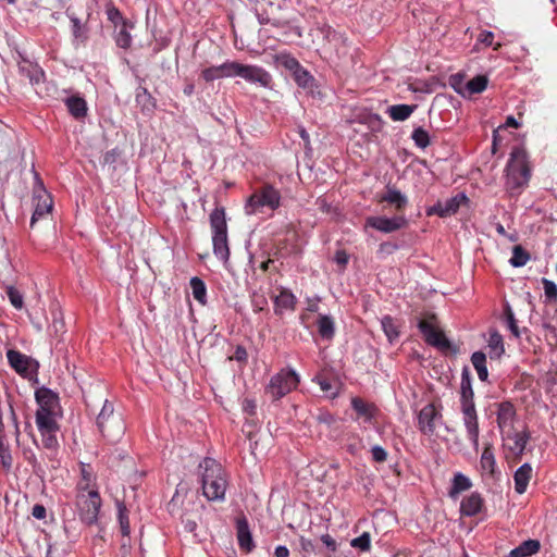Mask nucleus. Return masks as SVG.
<instances>
[{"label":"nucleus","instance_id":"f257e3e1","mask_svg":"<svg viewBox=\"0 0 557 557\" xmlns=\"http://www.w3.org/2000/svg\"><path fill=\"white\" fill-rule=\"evenodd\" d=\"M202 494L208 500H223L227 480L222 466L213 458H205L199 463Z\"/></svg>","mask_w":557,"mask_h":557},{"label":"nucleus","instance_id":"412c9836","mask_svg":"<svg viewBox=\"0 0 557 557\" xmlns=\"http://www.w3.org/2000/svg\"><path fill=\"white\" fill-rule=\"evenodd\" d=\"M236 536L238 546L243 552L250 553L255 548L249 523L245 516L236 519Z\"/></svg>","mask_w":557,"mask_h":557},{"label":"nucleus","instance_id":"dca6fc26","mask_svg":"<svg viewBox=\"0 0 557 557\" xmlns=\"http://www.w3.org/2000/svg\"><path fill=\"white\" fill-rule=\"evenodd\" d=\"M441 417H442V414L436 409L434 404H428L419 412V416H418L419 430L425 435L434 434L435 429H436L435 420Z\"/></svg>","mask_w":557,"mask_h":557},{"label":"nucleus","instance_id":"0e129e2a","mask_svg":"<svg viewBox=\"0 0 557 557\" xmlns=\"http://www.w3.org/2000/svg\"><path fill=\"white\" fill-rule=\"evenodd\" d=\"M182 522H183V525H184V530L186 532L193 533V532L196 531L197 522L194 519H191V518H189L187 516H184L183 519H182Z\"/></svg>","mask_w":557,"mask_h":557},{"label":"nucleus","instance_id":"20e7f679","mask_svg":"<svg viewBox=\"0 0 557 557\" xmlns=\"http://www.w3.org/2000/svg\"><path fill=\"white\" fill-rule=\"evenodd\" d=\"M210 226L212 231L213 252L221 260L226 261L230 257L227 244V225L224 208H215L210 214Z\"/></svg>","mask_w":557,"mask_h":557},{"label":"nucleus","instance_id":"ddd939ff","mask_svg":"<svg viewBox=\"0 0 557 557\" xmlns=\"http://www.w3.org/2000/svg\"><path fill=\"white\" fill-rule=\"evenodd\" d=\"M33 200L35 202V210L30 219L32 228L35 227V224L39 220L46 219L51 213L53 208L52 198L44 188L39 189L38 191H35Z\"/></svg>","mask_w":557,"mask_h":557},{"label":"nucleus","instance_id":"79ce46f5","mask_svg":"<svg viewBox=\"0 0 557 557\" xmlns=\"http://www.w3.org/2000/svg\"><path fill=\"white\" fill-rule=\"evenodd\" d=\"M381 324L386 337L391 343L398 338V324L396 323L394 318H392L391 315H384L381 320Z\"/></svg>","mask_w":557,"mask_h":557},{"label":"nucleus","instance_id":"c756f323","mask_svg":"<svg viewBox=\"0 0 557 557\" xmlns=\"http://www.w3.org/2000/svg\"><path fill=\"white\" fill-rule=\"evenodd\" d=\"M541 549V543L539 540H527L522 542L519 546L511 549L509 553V557H530Z\"/></svg>","mask_w":557,"mask_h":557},{"label":"nucleus","instance_id":"2eb2a0df","mask_svg":"<svg viewBox=\"0 0 557 557\" xmlns=\"http://www.w3.org/2000/svg\"><path fill=\"white\" fill-rule=\"evenodd\" d=\"M236 61H226L221 65H213L201 71L200 77L211 83L215 79L236 77Z\"/></svg>","mask_w":557,"mask_h":557},{"label":"nucleus","instance_id":"0eeeda50","mask_svg":"<svg viewBox=\"0 0 557 557\" xmlns=\"http://www.w3.org/2000/svg\"><path fill=\"white\" fill-rule=\"evenodd\" d=\"M418 327L422 333L424 341L441 351H448L453 348L451 343L445 336L444 332L437 325V319L434 313H429L420 320Z\"/></svg>","mask_w":557,"mask_h":557},{"label":"nucleus","instance_id":"5fc2aeb1","mask_svg":"<svg viewBox=\"0 0 557 557\" xmlns=\"http://www.w3.org/2000/svg\"><path fill=\"white\" fill-rule=\"evenodd\" d=\"M0 461L4 469L9 470L12 467V455L8 445H4L2 437H0Z\"/></svg>","mask_w":557,"mask_h":557},{"label":"nucleus","instance_id":"37998d69","mask_svg":"<svg viewBox=\"0 0 557 557\" xmlns=\"http://www.w3.org/2000/svg\"><path fill=\"white\" fill-rule=\"evenodd\" d=\"M106 14L108 20L114 25L115 28L122 25H126L129 22L123 16L122 12L112 2L107 3Z\"/></svg>","mask_w":557,"mask_h":557},{"label":"nucleus","instance_id":"3c124183","mask_svg":"<svg viewBox=\"0 0 557 557\" xmlns=\"http://www.w3.org/2000/svg\"><path fill=\"white\" fill-rule=\"evenodd\" d=\"M119 522L123 536H128L131 533L128 512L124 505L119 506Z\"/></svg>","mask_w":557,"mask_h":557},{"label":"nucleus","instance_id":"72a5a7b5","mask_svg":"<svg viewBox=\"0 0 557 557\" xmlns=\"http://www.w3.org/2000/svg\"><path fill=\"white\" fill-rule=\"evenodd\" d=\"M134 24L132 22H128L126 25L120 26L119 30H115L114 33V41L119 48L122 49H128L132 46V35L129 34L128 29L133 28Z\"/></svg>","mask_w":557,"mask_h":557},{"label":"nucleus","instance_id":"58836bf2","mask_svg":"<svg viewBox=\"0 0 557 557\" xmlns=\"http://www.w3.org/2000/svg\"><path fill=\"white\" fill-rule=\"evenodd\" d=\"M414 109L416 106L395 104L388 108L387 113L393 121H405L412 114Z\"/></svg>","mask_w":557,"mask_h":557},{"label":"nucleus","instance_id":"473e14b6","mask_svg":"<svg viewBox=\"0 0 557 557\" xmlns=\"http://www.w3.org/2000/svg\"><path fill=\"white\" fill-rule=\"evenodd\" d=\"M480 467L483 472L488 473L491 476H494L496 471V459L493 451V445L486 444L481 455Z\"/></svg>","mask_w":557,"mask_h":557},{"label":"nucleus","instance_id":"393cba45","mask_svg":"<svg viewBox=\"0 0 557 557\" xmlns=\"http://www.w3.org/2000/svg\"><path fill=\"white\" fill-rule=\"evenodd\" d=\"M532 472L533 469L530 463H523L516 470L513 481L515 491L518 494H523L527 491L529 482L532 479Z\"/></svg>","mask_w":557,"mask_h":557},{"label":"nucleus","instance_id":"9b49d317","mask_svg":"<svg viewBox=\"0 0 557 557\" xmlns=\"http://www.w3.org/2000/svg\"><path fill=\"white\" fill-rule=\"evenodd\" d=\"M407 225V219L404 215L393 218L369 216L366 220V226L372 227L382 233H393Z\"/></svg>","mask_w":557,"mask_h":557},{"label":"nucleus","instance_id":"09e8293b","mask_svg":"<svg viewBox=\"0 0 557 557\" xmlns=\"http://www.w3.org/2000/svg\"><path fill=\"white\" fill-rule=\"evenodd\" d=\"M411 138L414 141L416 146L421 149H425L430 145L429 133L422 127L416 128L412 132Z\"/></svg>","mask_w":557,"mask_h":557},{"label":"nucleus","instance_id":"39448f33","mask_svg":"<svg viewBox=\"0 0 557 557\" xmlns=\"http://www.w3.org/2000/svg\"><path fill=\"white\" fill-rule=\"evenodd\" d=\"M281 206V193L271 184H263L248 198L245 210L247 214H256L263 207L276 210Z\"/></svg>","mask_w":557,"mask_h":557},{"label":"nucleus","instance_id":"680f3d73","mask_svg":"<svg viewBox=\"0 0 557 557\" xmlns=\"http://www.w3.org/2000/svg\"><path fill=\"white\" fill-rule=\"evenodd\" d=\"M119 157H120V151L116 148L111 149L104 153L103 163L112 165L116 162Z\"/></svg>","mask_w":557,"mask_h":557},{"label":"nucleus","instance_id":"49530a36","mask_svg":"<svg viewBox=\"0 0 557 557\" xmlns=\"http://www.w3.org/2000/svg\"><path fill=\"white\" fill-rule=\"evenodd\" d=\"M488 79L485 75H476L466 84L469 95L481 94L485 90Z\"/></svg>","mask_w":557,"mask_h":557},{"label":"nucleus","instance_id":"c03bdc74","mask_svg":"<svg viewBox=\"0 0 557 557\" xmlns=\"http://www.w3.org/2000/svg\"><path fill=\"white\" fill-rule=\"evenodd\" d=\"M293 77L297 85L305 89H312L314 85L313 76L302 66H300L294 74Z\"/></svg>","mask_w":557,"mask_h":557},{"label":"nucleus","instance_id":"9d476101","mask_svg":"<svg viewBox=\"0 0 557 557\" xmlns=\"http://www.w3.org/2000/svg\"><path fill=\"white\" fill-rule=\"evenodd\" d=\"M236 76L244 78L248 83L259 84L262 87H270L272 77L269 72L258 65L243 64L236 62Z\"/></svg>","mask_w":557,"mask_h":557},{"label":"nucleus","instance_id":"6ab92c4d","mask_svg":"<svg viewBox=\"0 0 557 557\" xmlns=\"http://www.w3.org/2000/svg\"><path fill=\"white\" fill-rule=\"evenodd\" d=\"M504 441H509L511 443L508 444L509 450L516 456L520 457L523 455L527 444L530 440V432L528 430H523L521 432H517L515 429L510 430L503 435Z\"/></svg>","mask_w":557,"mask_h":557},{"label":"nucleus","instance_id":"4c0bfd02","mask_svg":"<svg viewBox=\"0 0 557 557\" xmlns=\"http://www.w3.org/2000/svg\"><path fill=\"white\" fill-rule=\"evenodd\" d=\"M318 332L324 339H332L335 335L334 321L329 315L321 314L318 319Z\"/></svg>","mask_w":557,"mask_h":557},{"label":"nucleus","instance_id":"4be33fe9","mask_svg":"<svg viewBox=\"0 0 557 557\" xmlns=\"http://www.w3.org/2000/svg\"><path fill=\"white\" fill-rule=\"evenodd\" d=\"M18 72L26 77L33 86L40 84L45 79L44 70L37 64L25 58L18 62Z\"/></svg>","mask_w":557,"mask_h":557},{"label":"nucleus","instance_id":"a878e982","mask_svg":"<svg viewBox=\"0 0 557 557\" xmlns=\"http://www.w3.org/2000/svg\"><path fill=\"white\" fill-rule=\"evenodd\" d=\"M474 393L471 384V376L469 370L467 368L463 369L461 374V383H460V401L461 407H466V405L474 406Z\"/></svg>","mask_w":557,"mask_h":557},{"label":"nucleus","instance_id":"2f4dec72","mask_svg":"<svg viewBox=\"0 0 557 557\" xmlns=\"http://www.w3.org/2000/svg\"><path fill=\"white\" fill-rule=\"evenodd\" d=\"M57 412L36 413V425L39 432H58Z\"/></svg>","mask_w":557,"mask_h":557},{"label":"nucleus","instance_id":"864d4df0","mask_svg":"<svg viewBox=\"0 0 557 557\" xmlns=\"http://www.w3.org/2000/svg\"><path fill=\"white\" fill-rule=\"evenodd\" d=\"M350 545L354 548H359L362 552H367L371 547V537L368 532L362 533L360 536L351 540Z\"/></svg>","mask_w":557,"mask_h":557},{"label":"nucleus","instance_id":"bb28decb","mask_svg":"<svg viewBox=\"0 0 557 557\" xmlns=\"http://www.w3.org/2000/svg\"><path fill=\"white\" fill-rule=\"evenodd\" d=\"M483 507V498L479 493H472L463 498L460 505L461 513L468 517L478 515Z\"/></svg>","mask_w":557,"mask_h":557},{"label":"nucleus","instance_id":"b1692460","mask_svg":"<svg viewBox=\"0 0 557 557\" xmlns=\"http://www.w3.org/2000/svg\"><path fill=\"white\" fill-rule=\"evenodd\" d=\"M379 202H387L394 206L396 211H403L408 203V199L400 190L387 186L385 194L380 196Z\"/></svg>","mask_w":557,"mask_h":557},{"label":"nucleus","instance_id":"7ed1b4c3","mask_svg":"<svg viewBox=\"0 0 557 557\" xmlns=\"http://www.w3.org/2000/svg\"><path fill=\"white\" fill-rule=\"evenodd\" d=\"M96 422L99 432L109 443L115 444L124 436L126 426L123 416L115 412L113 404L109 400L103 403Z\"/></svg>","mask_w":557,"mask_h":557},{"label":"nucleus","instance_id":"13d9d810","mask_svg":"<svg viewBox=\"0 0 557 557\" xmlns=\"http://www.w3.org/2000/svg\"><path fill=\"white\" fill-rule=\"evenodd\" d=\"M42 437V445L47 449H54L58 447L57 432H40Z\"/></svg>","mask_w":557,"mask_h":557},{"label":"nucleus","instance_id":"423d86ee","mask_svg":"<svg viewBox=\"0 0 557 557\" xmlns=\"http://www.w3.org/2000/svg\"><path fill=\"white\" fill-rule=\"evenodd\" d=\"M102 500L98 488L88 492H77L76 507L81 520L91 525L97 522Z\"/></svg>","mask_w":557,"mask_h":557},{"label":"nucleus","instance_id":"a19ab883","mask_svg":"<svg viewBox=\"0 0 557 557\" xmlns=\"http://www.w3.org/2000/svg\"><path fill=\"white\" fill-rule=\"evenodd\" d=\"M189 284H190L193 297L200 305H206L207 304V287H206L205 282L201 278L194 276V277H191Z\"/></svg>","mask_w":557,"mask_h":557},{"label":"nucleus","instance_id":"6e6d98bb","mask_svg":"<svg viewBox=\"0 0 557 557\" xmlns=\"http://www.w3.org/2000/svg\"><path fill=\"white\" fill-rule=\"evenodd\" d=\"M544 294L546 299L549 302H556L557 301V285L547 278L542 280Z\"/></svg>","mask_w":557,"mask_h":557},{"label":"nucleus","instance_id":"c9c22d12","mask_svg":"<svg viewBox=\"0 0 557 557\" xmlns=\"http://www.w3.org/2000/svg\"><path fill=\"white\" fill-rule=\"evenodd\" d=\"M471 486H472V483H471L470 479L468 476H466L465 474L458 472L454 475L453 485L449 491V496L451 498H455L460 493L470 490Z\"/></svg>","mask_w":557,"mask_h":557},{"label":"nucleus","instance_id":"7c9ffc66","mask_svg":"<svg viewBox=\"0 0 557 557\" xmlns=\"http://www.w3.org/2000/svg\"><path fill=\"white\" fill-rule=\"evenodd\" d=\"M65 106L71 115L77 120L85 117L87 114V103L82 97L71 96L66 98Z\"/></svg>","mask_w":557,"mask_h":557},{"label":"nucleus","instance_id":"e433bc0d","mask_svg":"<svg viewBox=\"0 0 557 557\" xmlns=\"http://www.w3.org/2000/svg\"><path fill=\"white\" fill-rule=\"evenodd\" d=\"M491 358H499L505 352L503 336L497 331H492L487 341Z\"/></svg>","mask_w":557,"mask_h":557},{"label":"nucleus","instance_id":"aec40b11","mask_svg":"<svg viewBox=\"0 0 557 557\" xmlns=\"http://www.w3.org/2000/svg\"><path fill=\"white\" fill-rule=\"evenodd\" d=\"M35 396L36 401L38 404V409L36 413L58 412L59 397L55 393H53L49 388L41 387L38 391H36Z\"/></svg>","mask_w":557,"mask_h":557},{"label":"nucleus","instance_id":"f704fd0d","mask_svg":"<svg viewBox=\"0 0 557 557\" xmlns=\"http://www.w3.org/2000/svg\"><path fill=\"white\" fill-rule=\"evenodd\" d=\"M471 363L474 367L479 379L482 382L487 381L488 371L486 367V356L483 351H475L471 356Z\"/></svg>","mask_w":557,"mask_h":557},{"label":"nucleus","instance_id":"69168bd1","mask_svg":"<svg viewBox=\"0 0 557 557\" xmlns=\"http://www.w3.org/2000/svg\"><path fill=\"white\" fill-rule=\"evenodd\" d=\"M321 541L331 552H335L337 549L336 541L330 534H323L321 536Z\"/></svg>","mask_w":557,"mask_h":557},{"label":"nucleus","instance_id":"f03ea898","mask_svg":"<svg viewBox=\"0 0 557 557\" xmlns=\"http://www.w3.org/2000/svg\"><path fill=\"white\" fill-rule=\"evenodd\" d=\"M531 178V168L527 152L515 148L506 165V189L510 195H520Z\"/></svg>","mask_w":557,"mask_h":557},{"label":"nucleus","instance_id":"bf43d9fd","mask_svg":"<svg viewBox=\"0 0 557 557\" xmlns=\"http://www.w3.org/2000/svg\"><path fill=\"white\" fill-rule=\"evenodd\" d=\"M230 360H236L240 363H246L248 359L247 350L244 346L238 345L235 348V351L232 356L228 357Z\"/></svg>","mask_w":557,"mask_h":557},{"label":"nucleus","instance_id":"4468645a","mask_svg":"<svg viewBox=\"0 0 557 557\" xmlns=\"http://www.w3.org/2000/svg\"><path fill=\"white\" fill-rule=\"evenodd\" d=\"M468 198L463 194H458L444 202L438 201L434 206L430 207L426 210V215H438L441 218H446L455 214L460 208L461 203L467 202Z\"/></svg>","mask_w":557,"mask_h":557},{"label":"nucleus","instance_id":"f8f14e48","mask_svg":"<svg viewBox=\"0 0 557 557\" xmlns=\"http://www.w3.org/2000/svg\"><path fill=\"white\" fill-rule=\"evenodd\" d=\"M496 422L500 434L503 435L504 433L515 429L513 425L517 420V410L515 405L509 400L496 404Z\"/></svg>","mask_w":557,"mask_h":557},{"label":"nucleus","instance_id":"6e6552de","mask_svg":"<svg viewBox=\"0 0 557 557\" xmlns=\"http://www.w3.org/2000/svg\"><path fill=\"white\" fill-rule=\"evenodd\" d=\"M298 384V374L292 369H283L271 377L267 392L273 399H280L294 391Z\"/></svg>","mask_w":557,"mask_h":557},{"label":"nucleus","instance_id":"cd10ccee","mask_svg":"<svg viewBox=\"0 0 557 557\" xmlns=\"http://www.w3.org/2000/svg\"><path fill=\"white\" fill-rule=\"evenodd\" d=\"M135 101L144 114H149L156 109V99L146 87L139 86L136 89Z\"/></svg>","mask_w":557,"mask_h":557},{"label":"nucleus","instance_id":"4d7b16f0","mask_svg":"<svg viewBox=\"0 0 557 557\" xmlns=\"http://www.w3.org/2000/svg\"><path fill=\"white\" fill-rule=\"evenodd\" d=\"M251 306L255 312H260L264 310L268 306V300L264 294L253 293L251 295Z\"/></svg>","mask_w":557,"mask_h":557},{"label":"nucleus","instance_id":"1a4fd4ad","mask_svg":"<svg viewBox=\"0 0 557 557\" xmlns=\"http://www.w3.org/2000/svg\"><path fill=\"white\" fill-rule=\"evenodd\" d=\"M7 359L10 367L23 377H30L37 372L38 362L18 350L9 349L7 351Z\"/></svg>","mask_w":557,"mask_h":557},{"label":"nucleus","instance_id":"a18cd8bd","mask_svg":"<svg viewBox=\"0 0 557 557\" xmlns=\"http://www.w3.org/2000/svg\"><path fill=\"white\" fill-rule=\"evenodd\" d=\"M504 319L511 334L516 338H519L521 335V330L518 326V321L509 304H506L504 307Z\"/></svg>","mask_w":557,"mask_h":557},{"label":"nucleus","instance_id":"603ef678","mask_svg":"<svg viewBox=\"0 0 557 557\" xmlns=\"http://www.w3.org/2000/svg\"><path fill=\"white\" fill-rule=\"evenodd\" d=\"M7 295L9 297L11 305L16 310L23 309V306H24L23 295L16 288H14L13 286H9L7 288Z\"/></svg>","mask_w":557,"mask_h":557},{"label":"nucleus","instance_id":"8fccbe9b","mask_svg":"<svg viewBox=\"0 0 557 557\" xmlns=\"http://www.w3.org/2000/svg\"><path fill=\"white\" fill-rule=\"evenodd\" d=\"M276 59L278 63L286 70L290 71L292 74H294L301 66L296 58L287 53L278 54Z\"/></svg>","mask_w":557,"mask_h":557},{"label":"nucleus","instance_id":"5701e85b","mask_svg":"<svg viewBox=\"0 0 557 557\" xmlns=\"http://www.w3.org/2000/svg\"><path fill=\"white\" fill-rule=\"evenodd\" d=\"M98 488L97 475L89 463H79V480L76 484L77 492H88Z\"/></svg>","mask_w":557,"mask_h":557},{"label":"nucleus","instance_id":"a211bd4d","mask_svg":"<svg viewBox=\"0 0 557 557\" xmlns=\"http://www.w3.org/2000/svg\"><path fill=\"white\" fill-rule=\"evenodd\" d=\"M351 408L356 411V420H362L369 424L374 423L380 413L379 408L373 403H368L360 397L351 398Z\"/></svg>","mask_w":557,"mask_h":557},{"label":"nucleus","instance_id":"de8ad7c7","mask_svg":"<svg viewBox=\"0 0 557 557\" xmlns=\"http://www.w3.org/2000/svg\"><path fill=\"white\" fill-rule=\"evenodd\" d=\"M530 259V255L520 245H517L512 249V256L509 260L510 264L515 268L523 267Z\"/></svg>","mask_w":557,"mask_h":557},{"label":"nucleus","instance_id":"ea45409f","mask_svg":"<svg viewBox=\"0 0 557 557\" xmlns=\"http://www.w3.org/2000/svg\"><path fill=\"white\" fill-rule=\"evenodd\" d=\"M72 34L76 44H85L88 39V27L78 17H71Z\"/></svg>","mask_w":557,"mask_h":557},{"label":"nucleus","instance_id":"338daca9","mask_svg":"<svg viewBox=\"0 0 557 557\" xmlns=\"http://www.w3.org/2000/svg\"><path fill=\"white\" fill-rule=\"evenodd\" d=\"M348 260H349V257H348V255L346 253L345 250H337L336 251V253H335V262L338 265L346 267V264L348 263Z\"/></svg>","mask_w":557,"mask_h":557},{"label":"nucleus","instance_id":"774afa93","mask_svg":"<svg viewBox=\"0 0 557 557\" xmlns=\"http://www.w3.org/2000/svg\"><path fill=\"white\" fill-rule=\"evenodd\" d=\"M493 40H494V34L492 32L484 30L480 34L479 41L484 44L485 46L493 45Z\"/></svg>","mask_w":557,"mask_h":557},{"label":"nucleus","instance_id":"052dcab7","mask_svg":"<svg viewBox=\"0 0 557 557\" xmlns=\"http://www.w3.org/2000/svg\"><path fill=\"white\" fill-rule=\"evenodd\" d=\"M371 454H372V459L375 462H384L387 459V451L382 446H379V445L373 446L371 449Z\"/></svg>","mask_w":557,"mask_h":557},{"label":"nucleus","instance_id":"e2e57ef3","mask_svg":"<svg viewBox=\"0 0 557 557\" xmlns=\"http://www.w3.org/2000/svg\"><path fill=\"white\" fill-rule=\"evenodd\" d=\"M32 515L36 519H39V520L45 519L46 515H47L46 507L41 504L34 505L32 508Z\"/></svg>","mask_w":557,"mask_h":557},{"label":"nucleus","instance_id":"f3484780","mask_svg":"<svg viewBox=\"0 0 557 557\" xmlns=\"http://www.w3.org/2000/svg\"><path fill=\"white\" fill-rule=\"evenodd\" d=\"M461 411L463 414V423L467 430L468 438L473 444V447L476 449L479 446L480 429L475 405H466V407H461Z\"/></svg>","mask_w":557,"mask_h":557},{"label":"nucleus","instance_id":"c85d7f7f","mask_svg":"<svg viewBox=\"0 0 557 557\" xmlns=\"http://www.w3.org/2000/svg\"><path fill=\"white\" fill-rule=\"evenodd\" d=\"M296 305V297L287 289H282L280 295L274 297V311L276 314H282L283 310H294Z\"/></svg>","mask_w":557,"mask_h":557}]
</instances>
